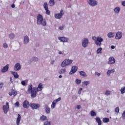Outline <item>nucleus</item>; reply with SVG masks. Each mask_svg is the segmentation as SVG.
Listing matches in <instances>:
<instances>
[{"label": "nucleus", "mask_w": 125, "mask_h": 125, "mask_svg": "<svg viewBox=\"0 0 125 125\" xmlns=\"http://www.w3.org/2000/svg\"><path fill=\"white\" fill-rule=\"evenodd\" d=\"M38 92H39V91H38L37 87H33V85H29L28 88L26 91L27 94H30V93L31 97L32 98H35V97H37V93H38Z\"/></svg>", "instance_id": "1"}, {"label": "nucleus", "mask_w": 125, "mask_h": 125, "mask_svg": "<svg viewBox=\"0 0 125 125\" xmlns=\"http://www.w3.org/2000/svg\"><path fill=\"white\" fill-rule=\"evenodd\" d=\"M46 20H45V19H43L42 15L39 14L37 16V24L39 25H41V26L44 27L46 26Z\"/></svg>", "instance_id": "2"}, {"label": "nucleus", "mask_w": 125, "mask_h": 125, "mask_svg": "<svg viewBox=\"0 0 125 125\" xmlns=\"http://www.w3.org/2000/svg\"><path fill=\"white\" fill-rule=\"evenodd\" d=\"M72 63H73V60L65 59L61 63V66L62 68H65V67H67V66L71 65Z\"/></svg>", "instance_id": "3"}, {"label": "nucleus", "mask_w": 125, "mask_h": 125, "mask_svg": "<svg viewBox=\"0 0 125 125\" xmlns=\"http://www.w3.org/2000/svg\"><path fill=\"white\" fill-rule=\"evenodd\" d=\"M89 43V41L88 40V39L86 38H84L82 40V46L84 48L87 47V46H88Z\"/></svg>", "instance_id": "4"}, {"label": "nucleus", "mask_w": 125, "mask_h": 125, "mask_svg": "<svg viewBox=\"0 0 125 125\" xmlns=\"http://www.w3.org/2000/svg\"><path fill=\"white\" fill-rule=\"evenodd\" d=\"M104 41V39L101 37H98L95 41V43L99 46H101L102 42Z\"/></svg>", "instance_id": "5"}, {"label": "nucleus", "mask_w": 125, "mask_h": 125, "mask_svg": "<svg viewBox=\"0 0 125 125\" xmlns=\"http://www.w3.org/2000/svg\"><path fill=\"white\" fill-rule=\"evenodd\" d=\"M87 2L90 6H96L98 4V2L95 0H87Z\"/></svg>", "instance_id": "6"}, {"label": "nucleus", "mask_w": 125, "mask_h": 125, "mask_svg": "<svg viewBox=\"0 0 125 125\" xmlns=\"http://www.w3.org/2000/svg\"><path fill=\"white\" fill-rule=\"evenodd\" d=\"M64 15V11L63 10H61L60 13L55 14V18L56 19H61L62 18V16Z\"/></svg>", "instance_id": "7"}, {"label": "nucleus", "mask_w": 125, "mask_h": 125, "mask_svg": "<svg viewBox=\"0 0 125 125\" xmlns=\"http://www.w3.org/2000/svg\"><path fill=\"white\" fill-rule=\"evenodd\" d=\"M3 110L4 114H7L9 110V104L8 102L6 103V105L3 106Z\"/></svg>", "instance_id": "8"}, {"label": "nucleus", "mask_w": 125, "mask_h": 125, "mask_svg": "<svg viewBox=\"0 0 125 125\" xmlns=\"http://www.w3.org/2000/svg\"><path fill=\"white\" fill-rule=\"evenodd\" d=\"M61 100V97H59V98L54 100L52 103V104L51 105V109H54V108H55V106H56V103H57V102H59V101H60Z\"/></svg>", "instance_id": "9"}, {"label": "nucleus", "mask_w": 125, "mask_h": 125, "mask_svg": "<svg viewBox=\"0 0 125 125\" xmlns=\"http://www.w3.org/2000/svg\"><path fill=\"white\" fill-rule=\"evenodd\" d=\"M58 39L62 42H69V38L64 37H58Z\"/></svg>", "instance_id": "10"}, {"label": "nucleus", "mask_w": 125, "mask_h": 125, "mask_svg": "<svg viewBox=\"0 0 125 125\" xmlns=\"http://www.w3.org/2000/svg\"><path fill=\"white\" fill-rule=\"evenodd\" d=\"M78 71V66H73L71 67L70 72H69V75H72V74H75L76 72Z\"/></svg>", "instance_id": "11"}, {"label": "nucleus", "mask_w": 125, "mask_h": 125, "mask_svg": "<svg viewBox=\"0 0 125 125\" xmlns=\"http://www.w3.org/2000/svg\"><path fill=\"white\" fill-rule=\"evenodd\" d=\"M21 70V64L19 62H17L14 66V71H20Z\"/></svg>", "instance_id": "12"}, {"label": "nucleus", "mask_w": 125, "mask_h": 125, "mask_svg": "<svg viewBox=\"0 0 125 125\" xmlns=\"http://www.w3.org/2000/svg\"><path fill=\"white\" fill-rule=\"evenodd\" d=\"M123 37V33L121 31H118L116 33V35L115 36L116 40H121Z\"/></svg>", "instance_id": "13"}, {"label": "nucleus", "mask_w": 125, "mask_h": 125, "mask_svg": "<svg viewBox=\"0 0 125 125\" xmlns=\"http://www.w3.org/2000/svg\"><path fill=\"white\" fill-rule=\"evenodd\" d=\"M30 107L35 110V109H39L41 107V104H31Z\"/></svg>", "instance_id": "14"}, {"label": "nucleus", "mask_w": 125, "mask_h": 125, "mask_svg": "<svg viewBox=\"0 0 125 125\" xmlns=\"http://www.w3.org/2000/svg\"><path fill=\"white\" fill-rule=\"evenodd\" d=\"M9 69V64H6L5 66H4L2 69L1 70V73H5L8 71Z\"/></svg>", "instance_id": "15"}, {"label": "nucleus", "mask_w": 125, "mask_h": 125, "mask_svg": "<svg viewBox=\"0 0 125 125\" xmlns=\"http://www.w3.org/2000/svg\"><path fill=\"white\" fill-rule=\"evenodd\" d=\"M29 42H30V38H29V37H28V36H24L23 41L24 44H27V43H28Z\"/></svg>", "instance_id": "16"}, {"label": "nucleus", "mask_w": 125, "mask_h": 125, "mask_svg": "<svg viewBox=\"0 0 125 125\" xmlns=\"http://www.w3.org/2000/svg\"><path fill=\"white\" fill-rule=\"evenodd\" d=\"M115 62V58H114L113 57H110L109 58V61H108L107 63L108 64H114Z\"/></svg>", "instance_id": "17"}, {"label": "nucleus", "mask_w": 125, "mask_h": 125, "mask_svg": "<svg viewBox=\"0 0 125 125\" xmlns=\"http://www.w3.org/2000/svg\"><path fill=\"white\" fill-rule=\"evenodd\" d=\"M45 111L46 114H47V115H49V114H50V108H49L48 105L46 104L45 105Z\"/></svg>", "instance_id": "18"}, {"label": "nucleus", "mask_w": 125, "mask_h": 125, "mask_svg": "<svg viewBox=\"0 0 125 125\" xmlns=\"http://www.w3.org/2000/svg\"><path fill=\"white\" fill-rule=\"evenodd\" d=\"M79 73L81 77H83V78H86L87 77L86 73L83 71H79Z\"/></svg>", "instance_id": "19"}, {"label": "nucleus", "mask_w": 125, "mask_h": 125, "mask_svg": "<svg viewBox=\"0 0 125 125\" xmlns=\"http://www.w3.org/2000/svg\"><path fill=\"white\" fill-rule=\"evenodd\" d=\"M21 121V115L18 114V117L17 118L16 124L17 125H20V121Z\"/></svg>", "instance_id": "20"}, {"label": "nucleus", "mask_w": 125, "mask_h": 125, "mask_svg": "<svg viewBox=\"0 0 125 125\" xmlns=\"http://www.w3.org/2000/svg\"><path fill=\"white\" fill-rule=\"evenodd\" d=\"M36 89H37L38 92L42 91V83H39L38 87H36Z\"/></svg>", "instance_id": "21"}, {"label": "nucleus", "mask_w": 125, "mask_h": 125, "mask_svg": "<svg viewBox=\"0 0 125 125\" xmlns=\"http://www.w3.org/2000/svg\"><path fill=\"white\" fill-rule=\"evenodd\" d=\"M114 11L116 14H119L121 11V8L120 7H116L114 8Z\"/></svg>", "instance_id": "22"}, {"label": "nucleus", "mask_w": 125, "mask_h": 125, "mask_svg": "<svg viewBox=\"0 0 125 125\" xmlns=\"http://www.w3.org/2000/svg\"><path fill=\"white\" fill-rule=\"evenodd\" d=\"M28 106H29V102L28 101H24L23 103V107L25 109L28 108Z\"/></svg>", "instance_id": "23"}, {"label": "nucleus", "mask_w": 125, "mask_h": 125, "mask_svg": "<svg viewBox=\"0 0 125 125\" xmlns=\"http://www.w3.org/2000/svg\"><path fill=\"white\" fill-rule=\"evenodd\" d=\"M11 74L12 75H13L15 79H18L19 78V75H18V73H17V72H15V71L13 72V71H12Z\"/></svg>", "instance_id": "24"}, {"label": "nucleus", "mask_w": 125, "mask_h": 125, "mask_svg": "<svg viewBox=\"0 0 125 125\" xmlns=\"http://www.w3.org/2000/svg\"><path fill=\"white\" fill-rule=\"evenodd\" d=\"M55 0H50L48 3L49 6H53L55 4Z\"/></svg>", "instance_id": "25"}, {"label": "nucleus", "mask_w": 125, "mask_h": 125, "mask_svg": "<svg viewBox=\"0 0 125 125\" xmlns=\"http://www.w3.org/2000/svg\"><path fill=\"white\" fill-rule=\"evenodd\" d=\"M112 73H115V69L108 70L107 71L106 74H107V76L108 77H109L110 75H111V74H112Z\"/></svg>", "instance_id": "26"}, {"label": "nucleus", "mask_w": 125, "mask_h": 125, "mask_svg": "<svg viewBox=\"0 0 125 125\" xmlns=\"http://www.w3.org/2000/svg\"><path fill=\"white\" fill-rule=\"evenodd\" d=\"M96 121L97 123H98V125H102V121H101V120H100V118L99 117H96Z\"/></svg>", "instance_id": "27"}, {"label": "nucleus", "mask_w": 125, "mask_h": 125, "mask_svg": "<svg viewBox=\"0 0 125 125\" xmlns=\"http://www.w3.org/2000/svg\"><path fill=\"white\" fill-rule=\"evenodd\" d=\"M90 83L89 81H84L82 82V86H85V85H88Z\"/></svg>", "instance_id": "28"}, {"label": "nucleus", "mask_w": 125, "mask_h": 125, "mask_svg": "<svg viewBox=\"0 0 125 125\" xmlns=\"http://www.w3.org/2000/svg\"><path fill=\"white\" fill-rule=\"evenodd\" d=\"M66 73V69L65 68H62L59 71V73L62 74H65Z\"/></svg>", "instance_id": "29"}, {"label": "nucleus", "mask_w": 125, "mask_h": 125, "mask_svg": "<svg viewBox=\"0 0 125 125\" xmlns=\"http://www.w3.org/2000/svg\"><path fill=\"white\" fill-rule=\"evenodd\" d=\"M115 36V33H112V32H109L108 34H107V37L108 38H113V37H114Z\"/></svg>", "instance_id": "30"}, {"label": "nucleus", "mask_w": 125, "mask_h": 125, "mask_svg": "<svg viewBox=\"0 0 125 125\" xmlns=\"http://www.w3.org/2000/svg\"><path fill=\"white\" fill-rule=\"evenodd\" d=\"M31 61H33V62H37L39 61V58L36 57H33L31 59Z\"/></svg>", "instance_id": "31"}, {"label": "nucleus", "mask_w": 125, "mask_h": 125, "mask_svg": "<svg viewBox=\"0 0 125 125\" xmlns=\"http://www.w3.org/2000/svg\"><path fill=\"white\" fill-rule=\"evenodd\" d=\"M9 38L10 39V40H13L14 38H15V35L13 33H11L9 34Z\"/></svg>", "instance_id": "32"}, {"label": "nucleus", "mask_w": 125, "mask_h": 125, "mask_svg": "<svg viewBox=\"0 0 125 125\" xmlns=\"http://www.w3.org/2000/svg\"><path fill=\"white\" fill-rule=\"evenodd\" d=\"M105 95L106 96H109V95H111V91L106 90L104 93Z\"/></svg>", "instance_id": "33"}, {"label": "nucleus", "mask_w": 125, "mask_h": 125, "mask_svg": "<svg viewBox=\"0 0 125 125\" xmlns=\"http://www.w3.org/2000/svg\"><path fill=\"white\" fill-rule=\"evenodd\" d=\"M110 120L108 118H104L103 119V123H109Z\"/></svg>", "instance_id": "34"}, {"label": "nucleus", "mask_w": 125, "mask_h": 125, "mask_svg": "<svg viewBox=\"0 0 125 125\" xmlns=\"http://www.w3.org/2000/svg\"><path fill=\"white\" fill-rule=\"evenodd\" d=\"M43 8H44L45 10L48 9V4L47 3L45 2L43 4Z\"/></svg>", "instance_id": "35"}, {"label": "nucleus", "mask_w": 125, "mask_h": 125, "mask_svg": "<svg viewBox=\"0 0 125 125\" xmlns=\"http://www.w3.org/2000/svg\"><path fill=\"white\" fill-rule=\"evenodd\" d=\"M47 118H46V117L44 115H42L40 117L41 121H45L47 120Z\"/></svg>", "instance_id": "36"}, {"label": "nucleus", "mask_w": 125, "mask_h": 125, "mask_svg": "<svg viewBox=\"0 0 125 125\" xmlns=\"http://www.w3.org/2000/svg\"><path fill=\"white\" fill-rule=\"evenodd\" d=\"M11 91L12 92V93L14 96H16L17 95V92L16 91L14 90V89L11 90Z\"/></svg>", "instance_id": "37"}, {"label": "nucleus", "mask_w": 125, "mask_h": 125, "mask_svg": "<svg viewBox=\"0 0 125 125\" xmlns=\"http://www.w3.org/2000/svg\"><path fill=\"white\" fill-rule=\"evenodd\" d=\"M82 83V80H79L78 79H77L75 81V83L76 84H80V83Z\"/></svg>", "instance_id": "38"}, {"label": "nucleus", "mask_w": 125, "mask_h": 125, "mask_svg": "<svg viewBox=\"0 0 125 125\" xmlns=\"http://www.w3.org/2000/svg\"><path fill=\"white\" fill-rule=\"evenodd\" d=\"M90 114L91 117H94L96 116V113H95V112H94L93 110L91 111Z\"/></svg>", "instance_id": "39"}, {"label": "nucleus", "mask_w": 125, "mask_h": 125, "mask_svg": "<svg viewBox=\"0 0 125 125\" xmlns=\"http://www.w3.org/2000/svg\"><path fill=\"white\" fill-rule=\"evenodd\" d=\"M120 90L121 94H124L125 93V87H122Z\"/></svg>", "instance_id": "40"}, {"label": "nucleus", "mask_w": 125, "mask_h": 125, "mask_svg": "<svg viewBox=\"0 0 125 125\" xmlns=\"http://www.w3.org/2000/svg\"><path fill=\"white\" fill-rule=\"evenodd\" d=\"M43 125H51V123L50 121H45L43 123Z\"/></svg>", "instance_id": "41"}, {"label": "nucleus", "mask_w": 125, "mask_h": 125, "mask_svg": "<svg viewBox=\"0 0 125 125\" xmlns=\"http://www.w3.org/2000/svg\"><path fill=\"white\" fill-rule=\"evenodd\" d=\"M101 51H102V48L100 47L97 49V53H98V54H99V53H101Z\"/></svg>", "instance_id": "42"}, {"label": "nucleus", "mask_w": 125, "mask_h": 125, "mask_svg": "<svg viewBox=\"0 0 125 125\" xmlns=\"http://www.w3.org/2000/svg\"><path fill=\"white\" fill-rule=\"evenodd\" d=\"M115 113H119L120 112V108H119V107H117L115 109Z\"/></svg>", "instance_id": "43"}, {"label": "nucleus", "mask_w": 125, "mask_h": 125, "mask_svg": "<svg viewBox=\"0 0 125 125\" xmlns=\"http://www.w3.org/2000/svg\"><path fill=\"white\" fill-rule=\"evenodd\" d=\"M46 11V14L47 15H50V11L48 10V9H47V10H45Z\"/></svg>", "instance_id": "44"}, {"label": "nucleus", "mask_w": 125, "mask_h": 125, "mask_svg": "<svg viewBox=\"0 0 125 125\" xmlns=\"http://www.w3.org/2000/svg\"><path fill=\"white\" fill-rule=\"evenodd\" d=\"M3 45L4 48H7V47H8V45H7V44H6V43H4Z\"/></svg>", "instance_id": "45"}, {"label": "nucleus", "mask_w": 125, "mask_h": 125, "mask_svg": "<svg viewBox=\"0 0 125 125\" xmlns=\"http://www.w3.org/2000/svg\"><path fill=\"white\" fill-rule=\"evenodd\" d=\"M21 84H22V85H26V81H22L21 82Z\"/></svg>", "instance_id": "46"}, {"label": "nucleus", "mask_w": 125, "mask_h": 125, "mask_svg": "<svg viewBox=\"0 0 125 125\" xmlns=\"http://www.w3.org/2000/svg\"><path fill=\"white\" fill-rule=\"evenodd\" d=\"M15 105L16 107H19V105H20V104H19V102H17L15 104Z\"/></svg>", "instance_id": "47"}, {"label": "nucleus", "mask_w": 125, "mask_h": 125, "mask_svg": "<svg viewBox=\"0 0 125 125\" xmlns=\"http://www.w3.org/2000/svg\"><path fill=\"white\" fill-rule=\"evenodd\" d=\"M76 109H78V110H80V109H82V106L80 105H77Z\"/></svg>", "instance_id": "48"}, {"label": "nucleus", "mask_w": 125, "mask_h": 125, "mask_svg": "<svg viewBox=\"0 0 125 125\" xmlns=\"http://www.w3.org/2000/svg\"><path fill=\"white\" fill-rule=\"evenodd\" d=\"M82 90H83V88H80L79 91H78V94H81V93H82Z\"/></svg>", "instance_id": "49"}, {"label": "nucleus", "mask_w": 125, "mask_h": 125, "mask_svg": "<svg viewBox=\"0 0 125 125\" xmlns=\"http://www.w3.org/2000/svg\"><path fill=\"white\" fill-rule=\"evenodd\" d=\"M59 29L60 30H61V31H62V30H63L64 29V26H61L59 27Z\"/></svg>", "instance_id": "50"}, {"label": "nucleus", "mask_w": 125, "mask_h": 125, "mask_svg": "<svg viewBox=\"0 0 125 125\" xmlns=\"http://www.w3.org/2000/svg\"><path fill=\"white\" fill-rule=\"evenodd\" d=\"M95 75H97V76H98V77H99L100 76V75H101V74L100 73H98V72H95Z\"/></svg>", "instance_id": "51"}, {"label": "nucleus", "mask_w": 125, "mask_h": 125, "mask_svg": "<svg viewBox=\"0 0 125 125\" xmlns=\"http://www.w3.org/2000/svg\"><path fill=\"white\" fill-rule=\"evenodd\" d=\"M92 40H93V41H96V37L95 36H93L92 37Z\"/></svg>", "instance_id": "52"}, {"label": "nucleus", "mask_w": 125, "mask_h": 125, "mask_svg": "<svg viewBox=\"0 0 125 125\" xmlns=\"http://www.w3.org/2000/svg\"><path fill=\"white\" fill-rule=\"evenodd\" d=\"M122 5L123 6H125V1H123L122 2Z\"/></svg>", "instance_id": "53"}, {"label": "nucleus", "mask_w": 125, "mask_h": 125, "mask_svg": "<svg viewBox=\"0 0 125 125\" xmlns=\"http://www.w3.org/2000/svg\"><path fill=\"white\" fill-rule=\"evenodd\" d=\"M122 116H123V118H124V119H125V110L124 112V113H123Z\"/></svg>", "instance_id": "54"}, {"label": "nucleus", "mask_w": 125, "mask_h": 125, "mask_svg": "<svg viewBox=\"0 0 125 125\" xmlns=\"http://www.w3.org/2000/svg\"><path fill=\"white\" fill-rule=\"evenodd\" d=\"M11 7H12V8H14L15 7V4H12Z\"/></svg>", "instance_id": "55"}, {"label": "nucleus", "mask_w": 125, "mask_h": 125, "mask_svg": "<svg viewBox=\"0 0 125 125\" xmlns=\"http://www.w3.org/2000/svg\"><path fill=\"white\" fill-rule=\"evenodd\" d=\"M54 62H55L54 60H53V61H51L50 63L52 65H53V64H54Z\"/></svg>", "instance_id": "56"}, {"label": "nucleus", "mask_w": 125, "mask_h": 125, "mask_svg": "<svg viewBox=\"0 0 125 125\" xmlns=\"http://www.w3.org/2000/svg\"><path fill=\"white\" fill-rule=\"evenodd\" d=\"M39 46H40V44L39 43H36V47H39Z\"/></svg>", "instance_id": "57"}, {"label": "nucleus", "mask_w": 125, "mask_h": 125, "mask_svg": "<svg viewBox=\"0 0 125 125\" xmlns=\"http://www.w3.org/2000/svg\"><path fill=\"white\" fill-rule=\"evenodd\" d=\"M58 54H59L60 55L61 54H63V53H62V52H61V51H59Z\"/></svg>", "instance_id": "58"}, {"label": "nucleus", "mask_w": 125, "mask_h": 125, "mask_svg": "<svg viewBox=\"0 0 125 125\" xmlns=\"http://www.w3.org/2000/svg\"><path fill=\"white\" fill-rule=\"evenodd\" d=\"M9 95H10V96H12V95H13L11 91L9 93Z\"/></svg>", "instance_id": "59"}, {"label": "nucleus", "mask_w": 125, "mask_h": 125, "mask_svg": "<svg viewBox=\"0 0 125 125\" xmlns=\"http://www.w3.org/2000/svg\"><path fill=\"white\" fill-rule=\"evenodd\" d=\"M111 48L112 49H115V46L112 45V46H111Z\"/></svg>", "instance_id": "60"}, {"label": "nucleus", "mask_w": 125, "mask_h": 125, "mask_svg": "<svg viewBox=\"0 0 125 125\" xmlns=\"http://www.w3.org/2000/svg\"><path fill=\"white\" fill-rule=\"evenodd\" d=\"M0 85L2 86V85H3V83L1 82L0 83Z\"/></svg>", "instance_id": "61"}, {"label": "nucleus", "mask_w": 125, "mask_h": 125, "mask_svg": "<svg viewBox=\"0 0 125 125\" xmlns=\"http://www.w3.org/2000/svg\"><path fill=\"white\" fill-rule=\"evenodd\" d=\"M59 78L60 79H61V78H62V75H60V76H59Z\"/></svg>", "instance_id": "62"}, {"label": "nucleus", "mask_w": 125, "mask_h": 125, "mask_svg": "<svg viewBox=\"0 0 125 125\" xmlns=\"http://www.w3.org/2000/svg\"><path fill=\"white\" fill-rule=\"evenodd\" d=\"M10 82H11V83H13L12 78H10Z\"/></svg>", "instance_id": "63"}, {"label": "nucleus", "mask_w": 125, "mask_h": 125, "mask_svg": "<svg viewBox=\"0 0 125 125\" xmlns=\"http://www.w3.org/2000/svg\"><path fill=\"white\" fill-rule=\"evenodd\" d=\"M0 88H2V86H0Z\"/></svg>", "instance_id": "64"}]
</instances>
